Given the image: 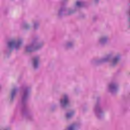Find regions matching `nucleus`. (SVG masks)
Returning a JSON list of instances; mask_svg holds the SVG:
<instances>
[{
	"label": "nucleus",
	"instance_id": "obj_1",
	"mask_svg": "<svg viewBox=\"0 0 130 130\" xmlns=\"http://www.w3.org/2000/svg\"><path fill=\"white\" fill-rule=\"evenodd\" d=\"M68 103H69V101L68 100V96H65L64 100L61 101V104H62V105H67Z\"/></svg>",
	"mask_w": 130,
	"mask_h": 130
},
{
	"label": "nucleus",
	"instance_id": "obj_2",
	"mask_svg": "<svg viewBox=\"0 0 130 130\" xmlns=\"http://www.w3.org/2000/svg\"><path fill=\"white\" fill-rule=\"evenodd\" d=\"M34 65L35 68H37L38 66V59H35L34 61Z\"/></svg>",
	"mask_w": 130,
	"mask_h": 130
},
{
	"label": "nucleus",
	"instance_id": "obj_3",
	"mask_svg": "<svg viewBox=\"0 0 130 130\" xmlns=\"http://www.w3.org/2000/svg\"><path fill=\"white\" fill-rule=\"evenodd\" d=\"M14 44H15V42H14V41L10 42L9 43V45L10 46H13V45H14Z\"/></svg>",
	"mask_w": 130,
	"mask_h": 130
},
{
	"label": "nucleus",
	"instance_id": "obj_4",
	"mask_svg": "<svg viewBox=\"0 0 130 130\" xmlns=\"http://www.w3.org/2000/svg\"><path fill=\"white\" fill-rule=\"evenodd\" d=\"M71 116H72V114H71V113L67 114V117L68 118H69V117H71Z\"/></svg>",
	"mask_w": 130,
	"mask_h": 130
},
{
	"label": "nucleus",
	"instance_id": "obj_5",
	"mask_svg": "<svg viewBox=\"0 0 130 130\" xmlns=\"http://www.w3.org/2000/svg\"><path fill=\"white\" fill-rule=\"evenodd\" d=\"M77 6H78V7H80V6H81V2H77V4H76Z\"/></svg>",
	"mask_w": 130,
	"mask_h": 130
},
{
	"label": "nucleus",
	"instance_id": "obj_6",
	"mask_svg": "<svg viewBox=\"0 0 130 130\" xmlns=\"http://www.w3.org/2000/svg\"><path fill=\"white\" fill-rule=\"evenodd\" d=\"M70 130H73L74 129V126H71L69 127Z\"/></svg>",
	"mask_w": 130,
	"mask_h": 130
},
{
	"label": "nucleus",
	"instance_id": "obj_7",
	"mask_svg": "<svg viewBox=\"0 0 130 130\" xmlns=\"http://www.w3.org/2000/svg\"><path fill=\"white\" fill-rule=\"evenodd\" d=\"M116 61H117V59L116 58L114 60V62H116Z\"/></svg>",
	"mask_w": 130,
	"mask_h": 130
}]
</instances>
